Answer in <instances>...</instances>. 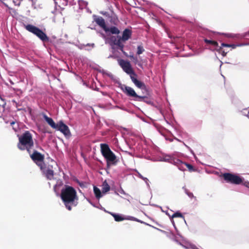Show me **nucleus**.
<instances>
[{"instance_id":"nucleus-36","label":"nucleus","mask_w":249,"mask_h":249,"mask_svg":"<svg viewBox=\"0 0 249 249\" xmlns=\"http://www.w3.org/2000/svg\"><path fill=\"white\" fill-rule=\"evenodd\" d=\"M193 249H197V248H196V247H194L193 248Z\"/></svg>"},{"instance_id":"nucleus-14","label":"nucleus","mask_w":249,"mask_h":249,"mask_svg":"<svg viewBox=\"0 0 249 249\" xmlns=\"http://www.w3.org/2000/svg\"><path fill=\"white\" fill-rule=\"evenodd\" d=\"M105 31L106 32H110L112 34H116L118 35L120 33V30L116 27L112 26L110 28H108L107 27Z\"/></svg>"},{"instance_id":"nucleus-18","label":"nucleus","mask_w":249,"mask_h":249,"mask_svg":"<svg viewBox=\"0 0 249 249\" xmlns=\"http://www.w3.org/2000/svg\"><path fill=\"white\" fill-rule=\"evenodd\" d=\"M123 40L121 39V36L118 39L117 41H116L115 45L118 46L121 51H123L124 45L122 43Z\"/></svg>"},{"instance_id":"nucleus-31","label":"nucleus","mask_w":249,"mask_h":249,"mask_svg":"<svg viewBox=\"0 0 249 249\" xmlns=\"http://www.w3.org/2000/svg\"><path fill=\"white\" fill-rule=\"evenodd\" d=\"M88 45H89V46H91L92 47H94V44L93 43L91 44H88Z\"/></svg>"},{"instance_id":"nucleus-21","label":"nucleus","mask_w":249,"mask_h":249,"mask_svg":"<svg viewBox=\"0 0 249 249\" xmlns=\"http://www.w3.org/2000/svg\"><path fill=\"white\" fill-rule=\"evenodd\" d=\"M221 45L223 47H231L232 49H235L237 46H240V45L228 44L225 43H222Z\"/></svg>"},{"instance_id":"nucleus-9","label":"nucleus","mask_w":249,"mask_h":249,"mask_svg":"<svg viewBox=\"0 0 249 249\" xmlns=\"http://www.w3.org/2000/svg\"><path fill=\"white\" fill-rule=\"evenodd\" d=\"M125 93L129 96L134 97L137 98L136 100L141 101L144 99V97L138 95L135 90L130 87H125L124 89Z\"/></svg>"},{"instance_id":"nucleus-32","label":"nucleus","mask_w":249,"mask_h":249,"mask_svg":"<svg viewBox=\"0 0 249 249\" xmlns=\"http://www.w3.org/2000/svg\"><path fill=\"white\" fill-rule=\"evenodd\" d=\"M142 179L144 180L145 182H147V181H148V179L146 178H143Z\"/></svg>"},{"instance_id":"nucleus-28","label":"nucleus","mask_w":249,"mask_h":249,"mask_svg":"<svg viewBox=\"0 0 249 249\" xmlns=\"http://www.w3.org/2000/svg\"><path fill=\"white\" fill-rule=\"evenodd\" d=\"M132 60L134 61L135 64H137L138 62V58L136 57H135Z\"/></svg>"},{"instance_id":"nucleus-5","label":"nucleus","mask_w":249,"mask_h":249,"mask_svg":"<svg viewBox=\"0 0 249 249\" xmlns=\"http://www.w3.org/2000/svg\"><path fill=\"white\" fill-rule=\"evenodd\" d=\"M224 179L229 183L239 184L243 182V178L239 176L231 173H225L223 175Z\"/></svg>"},{"instance_id":"nucleus-19","label":"nucleus","mask_w":249,"mask_h":249,"mask_svg":"<svg viewBox=\"0 0 249 249\" xmlns=\"http://www.w3.org/2000/svg\"><path fill=\"white\" fill-rule=\"evenodd\" d=\"M111 214L113 216V217L114 218L115 220L116 221H121L125 219V218L123 217L120 214H115V213H111Z\"/></svg>"},{"instance_id":"nucleus-15","label":"nucleus","mask_w":249,"mask_h":249,"mask_svg":"<svg viewBox=\"0 0 249 249\" xmlns=\"http://www.w3.org/2000/svg\"><path fill=\"white\" fill-rule=\"evenodd\" d=\"M110 186L106 181H105L102 185V193L103 194H106L110 190Z\"/></svg>"},{"instance_id":"nucleus-8","label":"nucleus","mask_w":249,"mask_h":249,"mask_svg":"<svg viewBox=\"0 0 249 249\" xmlns=\"http://www.w3.org/2000/svg\"><path fill=\"white\" fill-rule=\"evenodd\" d=\"M55 129L59 130L66 136H70L71 135V132L68 126L64 124L62 121H59L56 124V128Z\"/></svg>"},{"instance_id":"nucleus-27","label":"nucleus","mask_w":249,"mask_h":249,"mask_svg":"<svg viewBox=\"0 0 249 249\" xmlns=\"http://www.w3.org/2000/svg\"><path fill=\"white\" fill-rule=\"evenodd\" d=\"M244 185L246 187H248V188H249V182L248 181H246L245 182H244L243 183Z\"/></svg>"},{"instance_id":"nucleus-12","label":"nucleus","mask_w":249,"mask_h":249,"mask_svg":"<svg viewBox=\"0 0 249 249\" xmlns=\"http://www.w3.org/2000/svg\"><path fill=\"white\" fill-rule=\"evenodd\" d=\"M131 36V32L128 29H125L123 33L122 36L121 37L123 42H125L130 38Z\"/></svg>"},{"instance_id":"nucleus-10","label":"nucleus","mask_w":249,"mask_h":249,"mask_svg":"<svg viewBox=\"0 0 249 249\" xmlns=\"http://www.w3.org/2000/svg\"><path fill=\"white\" fill-rule=\"evenodd\" d=\"M137 75H132L130 77L132 81L133 82V83L136 86H137L138 88L142 89H143L145 88V86L144 84L137 80Z\"/></svg>"},{"instance_id":"nucleus-34","label":"nucleus","mask_w":249,"mask_h":249,"mask_svg":"<svg viewBox=\"0 0 249 249\" xmlns=\"http://www.w3.org/2000/svg\"><path fill=\"white\" fill-rule=\"evenodd\" d=\"M188 195H189V196L190 197H191V196H193V194H192V193H190V194H188Z\"/></svg>"},{"instance_id":"nucleus-38","label":"nucleus","mask_w":249,"mask_h":249,"mask_svg":"<svg viewBox=\"0 0 249 249\" xmlns=\"http://www.w3.org/2000/svg\"><path fill=\"white\" fill-rule=\"evenodd\" d=\"M102 14H103V15H105L106 14L105 13H102Z\"/></svg>"},{"instance_id":"nucleus-1","label":"nucleus","mask_w":249,"mask_h":249,"mask_svg":"<svg viewBox=\"0 0 249 249\" xmlns=\"http://www.w3.org/2000/svg\"><path fill=\"white\" fill-rule=\"evenodd\" d=\"M61 197L66 207L69 211L71 210V205H76L75 201L78 200V196L75 190L73 187L66 186L61 190Z\"/></svg>"},{"instance_id":"nucleus-3","label":"nucleus","mask_w":249,"mask_h":249,"mask_svg":"<svg viewBox=\"0 0 249 249\" xmlns=\"http://www.w3.org/2000/svg\"><path fill=\"white\" fill-rule=\"evenodd\" d=\"M102 154L107 160L108 166L115 164L117 162V157L111 151L108 145L105 143L100 144Z\"/></svg>"},{"instance_id":"nucleus-11","label":"nucleus","mask_w":249,"mask_h":249,"mask_svg":"<svg viewBox=\"0 0 249 249\" xmlns=\"http://www.w3.org/2000/svg\"><path fill=\"white\" fill-rule=\"evenodd\" d=\"M95 22L105 31L107 28L105 21L102 17H96L94 18Z\"/></svg>"},{"instance_id":"nucleus-22","label":"nucleus","mask_w":249,"mask_h":249,"mask_svg":"<svg viewBox=\"0 0 249 249\" xmlns=\"http://www.w3.org/2000/svg\"><path fill=\"white\" fill-rule=\"evenodd\" d=\"M119 36H112L110 38V41H111L112 44H113V45H115L116 41H117V40L119 38Z\"/></svg>"},{"instance_id":"nucleus-24","label":"nucleus","mask_w":249,"mask_h":249,"mask_svg":"<svg viewBox=\"0 0 249 249\" xmlns=\"http://www.w3.org/2000/svg\"><path fill=\"white\" fill-rule=\"evenodd\" d=\"M78 3H79V4L80 5V6H87L88 4V2L83 0H79L78 1Z\"/></svg>"},{"instance_id":"nucleus-26","label":"nucleus","mask_w":249,"mask_h":249,"mask_svg":"<svg viewBox=\"0 0 249 249\" xmlns=\"http://www.w3.org/2000/svg\"><path fill=\"white\" fill-rule=\"evenodd\" d=\"M185 165L187 167V168L189 170H192L193 169V166L191 164L185 163Z\"/></svg>"},{"instance_id":"nucleus-33","label":"nucleus","mask_w":249,"mask_h":249,"mask_svg":"<svg viewBox=\"0 0 249 249\" xmlns=\"http://www.w3.org/2000/svg\"><path fill=\"white\" fill-rule=\"evenodd\" d=\"M139 177L140 178H142V179H143V178H144V177H142V176L141 174H139Z\"/></svg>"},{"instance_id":"nucleus-35","label":"nucleus","mask_w":249,"mask_h":249,"mask_svg":"<svg viewBox=\"0 0 249 249\" xmlns=\"http://www.w3.org/2000/svg\"><path fill=\"white\" fill-rule=\"evenodd\" d=\"M15 124V123L14 122H12L11 123V124Z\"/></svg>"},{"instance_id":"nucleus-6","label":"nucleus","mask_w":249,"mask_h":249,"mask_svg":"<svg viewBox=\"0 0 249 249\" xmlns=\"http://www.w3.org/2000/svg\"><path fill=\"white\" fill-rule=\"evenodd\" d=\"M119 64L123 71L127 74L130 75V77L133 75H136L133 69L131 67L130 63L128 61H125L123 59H120L118 61Z\"/></svg>"},{"instance_id":"nucleus-30","label":"nucleus","mask_w":249,"mask_h":249,"mask_svg":"<svg viewBox=\"0 0 249 249\" xmlns=\"http://www.w3.org/2000/svg\"><path fill=\"white\" fill-rule=\"evenodd\" d=\"M122 52L124 53V54L125 56H127V57H128V56H129V55H127V54L125 52H124V51H122Z\"/></svg>"},{"instance_id":"nucleus-4","label":"nucleus","mask_w":249,"mask_h":249,"mask_svg":"<svg viewBox=\"0 0 249 249\" xmlns=\"http://www.w3.org/2000/svg\"><path fill=\"white\" fill-rule=\"evenodd\" d=\"M24 26L27 31L36 35L42 41H49V37L42 31H41L38 28L31 24H24Z\"/></svg>"},{"instance_id":"nucleus-23","label":"nucleus","mask_w":249,"mask_h":249,"mask_svg":"<svg viewBox=\"0 0 249 249\" xmlns=\"http://www.w3.org/2000/svg\"><path fill=\"white\" fill-rule=\"evenodd\" d=\"M144 51V49L143 47L141 45H139L137 48V54H141Z\"/></svg>"},{"instance_id":"nucleus-16","label":"nucleus","mask_w":249,"mask_h":249,"mask_svg":"<svg viewBox=\"0 0 249 249\" xmlns=\"http://www.w3.org/2000/svg\"><path fill=\"white\" fill-rule=\"evenodd\" d=\"M43 172L45 173L46 177L48 179H52V178H53L54 173L53 170L48 169L46 171H44Z\"/></svg>"},{"instance_id":"nucleus-2","label":"nucleus","mask_w":249,"mask_h":249,"mask_svg":"<svg viewBox=\"0 0 249 249\" xmlns=\"http://www.w3.org/2000/svg\"><path fill=\"white\" fill-rule=\"evenodd\" d=\"M34 146V142L31 134L29 131H26L19 137V143L18 144V148L21 150L26 149L30 153V149Z\"/></svg>"},{"instance_id":"nucleus-20","label":"nucleus","mask_w":249,"mask_h":249,"mask_svg":"<svg viewBox=\"0 0 249 249\" xmlns=\"http://www.w3.org/2000/svg\"><path fill=\"white\" fill-rule=\"evenodd\" d=\"M205 42L207 43H209V44H211L214 46H218V43L216 41H213V40H208V39H205L204 40Z\"/></svg>"},{"instance_id":"nucleus-13","label":"nucleus","mask_w":249,"mask_h":249,"mask_svg":"<svg viewBox=\"0 0 249 249\" xmlns=\"http://www.w3.org/2000/svg\"><path fill=\"white\" fill-rule=\"evenodd\" d=\"M43 117L47 123L53 128H56V124L54 122L53 120L50 117H48L46 115H43Z\"/></svg>"},{"instance_id":"nucleus-25","label":"nucleus","mask_w":249,"mask_h":249,"mask_svg":"<svg viewBox=\"0 0 249 249\" xmlns=\"http://www.w3.org/2000/svg\"><path fill=\"white\" fill-rule=\"evenodd\" d=\"M182 217L183 216L182 215V214L179 212H177L175 213H174L172 215V217L174 218V217Z\"/></svg>"},{"instance_id":"nucleus-37","label":"nucleus","mask_w":249,"mask_h":249,"mask_svg":"<svg viewBox=\"0 0 249 249\" xmlns=\"http://www.w3.org/2000/svg\"><path fill=\"white\" fill-rule=\"evenodd\" d=\"M178 162H181V161L179 160H178Z\"/></svg>"},{"instance_id":"nucleus-7","label":"nucleus","mask_w":249,"mask_h":249,"mask_svg":"<svg viewBox=\"0 0 249 249\" xmlns=\"http://www.w3.org/2000/svg\"><path fill=\"white\" fill-rule=\"evenodd\" d=\"M32 159L36 162H38V165L40 166L41 169L42 170V165L43 164V160H44V156L38 152L36 151L31 155Z\"/></svg>"},{"instance_id":"nucleus-29","label":"nucleus","mask_w":249,"mask_h":249,"mask_svg":"<svg viewBox=\"0 0 249 249\" xmlns=\"http://www.w3.org/2000/svg\"><path fill=\"white\" fill-rule=\"evenodd\" d=\"M128 57L132 59H133L135 57L133 55H129Z\"/></svg>"},{"instance_id":"nucleus-17","label":"nucleus","mask_w":249,"mask_h":249,"mask_svg":"<svg viewBox=\"0 0 249 249\" xmlns=\"http://www.w3.org/2000/svg\"><path fill=\"white\" fill-rule=\"evenodd\" d=\"M93 191H94V193L95 195V196L97 198H99L101 197H102V193L101 192L100 190L98 188H97L96 186H94Z\"/></svg>"}]
</instances>
